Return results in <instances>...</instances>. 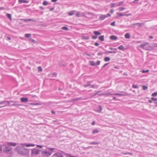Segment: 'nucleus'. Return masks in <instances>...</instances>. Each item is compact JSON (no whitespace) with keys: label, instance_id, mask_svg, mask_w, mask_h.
I'll list each match as a JSON object with an SVG mask.
<instances>
[{"label":"nucleus","instance_id":"19","mask_svg":"<svg viewBox=\"0 0 157 157\" xmlns=\"http://www.w3.org/2000/svg\"><path fill=\"white\" fill-rule=\"evenodd\" d=\"M125 37L126 39H129L130 38V36L129 33H126L125 34Z\"/></svg>","mask_w":157,"mask_h":157},{"label":"nucleus","instance_id":"35","mask_svg":"<svg viewBox=\"0 0 157 157\" xmlns=\"http://www.w3.org/2000/svg\"><path fill=\"white\" fill-rule=\"evenodd\" d=\"M6 16L10 19H11V15L9 13H7Z\"/></svg>","mask_w":157,"mask_h":157},{"label":"nucleus","instance_id":"53","mask_svg":"<svg viewBox=\"0 0 157 157\" xmlns=\"http://www.w3.org/2000/svg\"><path fill=\"white\" fill-rule=\"evenodd\" d=\"M139 0H135L134 1L132 2L134 3H137L138 2H136L137 1H138Z\"/></svg>","mask_w":157,"mask_h":157},{"label":"nucleus","instance_id":"58","mask_svg":"<svg viewBox=\"0 0 157 157\" xmlns=\"http://www.w3.org/2000/svg\"><path fill=\"white\" fill-rule=\"evenodd\" d=\"M42 147H43L42 146H41L40 145H37V147L40 148H41Z\"/></svg>","mask_w":157,"mask_h":157},{"label":"nucleus","instance_id":"20","mask_svg":"<svg viewBox=\"0 0 157 157\" xmlns=\"http://www.w3.org/2000/svg\"><path fill=\"white\" fill-rule=\"evenodd\" d=\"M93 33L96 35H99L101 34V33L99 32L98 31H94L93 32Z\"/></svg>","mask_w":157,"mask_h":157},{"label":"nucleus","instance_id":"64","mask_svg":"<svg viewBox=\"0 0 157 157\" xmlns=\"http://www.w3.org/2000/svg\"><path fill=\"white\" fill-rule=\"evenodd\" d=\"M153 46L154 47H157V44H154Z\"/></svg>","mask_w":157,"mask_h":157},{"label":"nucleus","instance_id":"38","mask_svg":"<svg viewBox=\"0 0 157 157\" xmlns=\"http://www.w3.org/2000/svg\"><path fill=\"white\" fill-rule=\"evenodd\" d=\"M98 109H99V111H98V112H100L101 110H102V107H101V105H99L98 106Z\"/></svg>","mask_w":157,"mask_h":157},{"label":"nucleus","instance_id":"24","mask_svg":"<svg viewBox=\"0 0 157 157\" xmlns=\"http://www.w3.org/2000/svg\"><path fill=\"white\" fill-rule=\"evenodd\" d=\"M91 82H92L91 81H90L88 82L84 86L85 87H87L89 86H91L90 85V83Z\"/></svg>","mask_w":157,"mask_h":157},{"label":"nucleus","instance_id":"37","mask_svg":"<svg viewBox=\"0 0 157 157\" xmlns=\"http://www.w3.org/2000/svg\"><path fill=\"white\" fill-rule=\"evenodd\" d=\"M116 52V51H107L105 53H115Z\"/></svg>","mask_w":157,"mask_h":157},{"label":"nucleus","instance_id":"4","mask_svg":"<svg viewBox=\"0 0 157 157\" xmlns=\"http://www.w3.org/2000/svg\"><path fill=\"white\" fill-rule=\"evenodd\" d=\"M17 102L16 101H9L8 102V105H10L11 106H16V105H20V104H17Z\"/></svg>","mask_w":157,"mask_h":157},{"label":"nucleus","instance_id":"13","mask_svg":"<svg viewBox=\"0 0 157 157\" xmlns=\"http://www.w3.org/2000/svg\"><path fill=\"white\" fill-rule=\"evenodd\" d=\"M110 39L111 40H115L117 39V37L115 36L112 35L110 36Z\"/></svg>","mask_w":157,"mask_h":157},{"label":"nucleus","instance_id":"33","mask_svg":"<svg viewBox=\"0 0 157 157\" xmlns=\"http://www.w3.org/2000/svg\"><path fill=\"white\" fill-rule=\"evenodd\" d=\"M117 3H111V7H115L116 6H117Z\"/></svg>","mask_w":157,"mask_h":157},{"label":"nucleus","instance_id":"50","mask_svg":"<svg viewBox=\"0 0 157 157\" xmlns=\"http://www.w3.org/2000/svg\"><path fill=\"white\" fill-rule=\"evenodd\" d=\"M108 64V63H107L105 64L102 67H101V70L104 67H105L106 65H107Z\"/></svg>","mask_w":157,"mask_h":157},{"label":"nucleus","instance_id":"40","mask_svg":"<svg viewBox=\"0 0 157 157\" xmlns=\"http://www.w3.org/2000/svg\"><path fill=\"white\" fill-rule=\"evenodd\" d=\"M31 36V34H25V37L28 38Z\"/></svg>","mask_w":157,"mask_h":157},{"label":"nucleus","instance_id":"26","mask_svg":"<svg viewBox=\"0 0 157 157\" xmlns=\"http://www.w3.org/2000/svg\"><path fill=\"white\" fill-rule=\"evenodd\" d=\"M113 94V95H118V96H122L124 95V94H119V93H114V94Z\"/></svg>","mask_w":157,"mask_h":157},{"label":"nucleus","instance_id":"23","mask_svg":"<svg viewBox=\"0 0 157 157\" xmlns=\"http://www.w3.org/2000/svg\"><path fill=\"white\" fill-rule=\"evenodd\" d=\"M90 65L92 66H96V64L94 61H90Z\"/></svg>","mask_w":157,"mask_h":157},{"label":"nucleus","instance_id":"1","mask_svg":"<svg viewBox=\"0 0 157 157\" xmlns=\"http://www.w3.org/2000/svg\"><path fill=\"white\" fill-rule=\"evenodd\" d=\"M3 151L7 153L10 154L12 152V148L10 147L6 146L3 150Z\"/></svg>","mask_w":157,"mask_h":157},{"label":"nucleus","instance_id":"34","mask_svg":"<svg viewBox=\"0 0 157 157\" xmlns=\"http://www.w3.org/2000/svg\"><path fill=\"white\" fill-rule=\"evenodd\" d=\"M117 14L118 15L119 17L124 16V14H123L122 13H117Z\"/></svg>","mask_w":157,"mask_h":157},{"label":"nucleus","instance_id":"10","mask_svg":"<svg viewBox=\"0 0 157 157\" xmlns=\"http://www.w3.org/2000/svg\"><path fill=\"white\" fill-rule=\"evenodd\" d=\"M7 144L9 146H13L14 147L17 145V144L15 143L8 142L7 143Z\"/></svg>","mask_w":157,"mask_h":157},{"label":"nucleus","instance_id":"44","mask_svg":"<svg viewBox=\"0 0 157 157\" xmlns=\"http://www.w3.org/2000/svg\"><path fill=\"white\" fill-rule=\"evenodd\" d=\"M132 87L134 88H138V87L136 85H135L134 84L132 85Z\"/></svg>","mask_w":157,"mask_h":157},{"label":"nucleus","instance_id":"9","mask_svg":"<svg viewBox=\"0 0 157 157\" xmlns=\"http://www.w3.org/2000/svg\"><path fill=\"white\" fill-rule=\"evenodd\" d=\"M148 44V43L147 42H144L143 44H141L140 45H139V47L143 49H145V46H146L147 44Z\"/></svg>","mask_w":157,"mask_h":157},{"label":"nucleus","instance_id":"56","mask_svg":"<svg viewBox=\"0 0 157 157\" xmlns=\"http://www.w3.org/2000/svg\"><path fill=\"white\" fill-rule=\"evenodd\" d=\"M76 15L78 17H79L80 16V13L79 12H78V13H77L76 14Z\"/></svg>","mask_w":157,"mask_h":157},{"label":"nucleus","instance_id":"52","mask_svg":"<svg viewBox=\"0 0 157 157\" xmlns=\"http://www.w3.org/2000/svg\"><path fill=\"white\" fill-rule=\"evenodd\" d=\"M100 63V61H98L97 62V63L96 64V66L99 65Z\"/></svg>","mask_w":157,"mask_h":157},{"label":"nucleus","instance_id":"46","mask_svg":"<svg viewBox=\"0 0 157 157\" xmlns=\"http://www.w3.org/2000/svg\"><path fill=\"white\" fill-rule=\"evenodd\" d=\"M115 23V21H113L111 23V25L113 26H115L116 25Z\"/></svg>","mask_w":157,"mask_h":157},{"label":"nucleus","instance_id":"48","mask_svg":"<svg viewBox=\"0 0 157 157\" xmlns=\"http://www.w3.org/2000/svg\"><path fill=\"white\" fill-rule=\"evenodd\" d=\"M151 99L152 100L155 101H157V98H155L153 97H152L151 98Z\"/></svg>","mask_w":157,"mask_h":157},{"label":"nucleus","instance_id":"39","mask_svg":"<svg viewBox=\"0 0 157 157\" xmlns=\"http://www.w3.org/2000/svg\"><path fill=\"white\" fill-rule=\"evenodd\" d=\"M157 95V92H155L151 94V96L153 97H155Z\"/></svg>","mask_w":157,"mask_h":157},{"label":"nucleus","instance_id":"32","mask_svg":"<svg viewBox=\"0 0 157 157\" xmlns=\"http://www.w3.org/2000/svg\"><path fill=\"white\" fill-rule=\"evenodd\" d=\"M48 3L46 1H44L43 3V4L44 6H46L48 5Z\"/></svg>","mask_w":157,"mask_h":157},{"label":"nucleus","instance_id":"55","mask_svg":"<svg viewBox=\"0 0 157 157\" xmlns=\"http://www.w3.org/2000/svg\"><path fill=\"white\" fill-rule=\"evenodd\" d=\"M94 44L96 46H98L99 45V43L98 42H95Z\"/></svg>","mask_w":157,"mask_h":157},{"label":"nucleus","instance_id":"21","mask_svg":"<svg viewBox=\"0 0 157 157\" xmlns=\"http://www.w3.org/2000/svg\"><path fill=\"white\" fill-rule=\"evenodd\" d=\"M104 36L103 35L99 37V39L101 41H103L104 40Z\"/></svg>","mask_w":157,"mask_h":157},{"label":"nucleus","instance_id":"62","mask_svg":"<svg viewBox=\"0 0 157 157\" xmlns=\"http://www.w3.org/2000/svg\"><path fill=\"white\" fill-rule=\"evenodd\" d=\"M51 113L52 114H55V112L53 110H52L51 111Z\"/></svg>","mask_w":157,"mask_h":157},{"label":"nucleus","instance_id":"17","mask_svg":"<svg viewBox=\"0 0 157 157\" xmlns=\"http://www.w3.org/2000/svg\"><path fill=\"white\" fill-rule=\"evenodd\" d=\"M59 64L60 66H65L67 65V64L65 63L63 61L59 62Z\"/></svg>","mask_w":157,"mask_h":157},{"label":"nucleus","instance_id":"57","mask_svg":"<svg viewBox=\"0 0 157 157\" xmlns=\"http://www.w3.org/2000/svg\"><path fill=\"white\" fill-rule=\"evenodd\" d=\"M110 16V14L108 13L105 15L106 17H109Z\"/></svg>","mask_w":157,"mask_h":157},{"label":"nucleus","instance_id":"59","mask_svg":"<svg viewBox=\"0 0 157 157\" xmlns=\"http://www.w3.org/2000/svg\"><path fill=\"white\" fill-rule=\"evenodd\" d=\"M22 20L24 21L25 22H28V20L27 19H22Z\"/></svg>","mask_w":157,"mask_h":157},{"label":"nucleus","instance_id":"28","mask_svg":"<svg viewBox=\"0 0 157 157\" xmlns=\"http://www.w3.org/2000/svg\"><path fill=\"white\" fill-rule=\"evenodd\" d=\"M123 48H124V47L122 45H120L118 48L120 50H124V49Z\"/></svg>","mask_w":157,"mask_h":157},{"label":"nucleus","instance_id":"43","mask_svg":"<svg viewBox=\"0 0 157 157\" xmlns=\"http://www.w3.org/2000/svg\"><path fill=\"white\" fill-rule=\"evenodd\" d=\"M97 38V36L95 35V36H92V38L94 39H95Z\"/></svg>","mask_w":157,"mask_h":157},{"label":"nucleus","instance_id":"54","mask_svg":"<svg viewBox=\"0 0 157 157\" xmlns=\"http://www.w3.org/2000/svg\"><path fill=\"white\" fill-rule=\"evenodd\" d=\"M55 149L54 148H49V149L51 151H53Z\"/></svg>","mask_w":157,"mask_h":157},{"label":"nucleus","instance_id":"27","mask_svg":"<svg viewBox=\"0 0 157 157\" xmlns=\"http://www.w3.org/2000/svg\"><path fill=\"white\" fill-rule=\"evenodd\" d=\"M90 144H100V143L98 142H92L90 143Z\"/></svg>","mask_w":157,"mask_h":157},{"label":"nucleus","instance_id":"30","mask_svg":"<svg viewBox=\"0 0 157 157\" xmlns=\"http://www.w3.org/2000/svg\"><path fill=\"white\" fill-rule=\"evenodd\" d=\"M82 38L83 39H85V40H88L90 38L89 36H82Z\"/></svg>","mask_w":157,"mask_h":157},{"label":"nucleus","instance_id":"41","mask_svg":"<svg viewBox=\"0 0 157 157\" xmlns=\"http://www.w3.org/2000/svg\"><path fill=\"white\" fill-rule=\"evenodd\" d=\"M142 87L143 90H146L147 89V87L146 86H143Z\"/></svg>","mask_w":157,"mask_h":157},{"label":"nucleus","instance_id":"51","mask_svg":"<svg viewBox=\"0 0 157 157\" xmlns=\"http://www.w3.org/2000/svg\"><path fill=\"white\" fill-rule=\"evenodd\" d=\"M103 54V53L101 52H99L98 54V55L99 56H101Z\"/></svg>","mask_w":157,"mask_h":157},{"label":"nucleus","instance_id":"60","mask_svg":"<svg viewBox=\"0 0 157 157\" xmlns=\"http://www.w3.org/2000/svg\"><path fill=\"white\" fill-rule=\"evenodd\" d=\"M110 12L111 13H113V9L110 10Z\"/></svg>","mask_w":157,"mask_h":157},{"label":"nucleus","instance_id":"29","mask_svg":"<svg viewBox=\"0 0 157 157\" xmlns=\"http://www.w3.org/2000/svg\"><path fill=\"white\" fill-rule=\"evenodd\" d=\"M62 29L63 30H66V31H67L68 30V28L67 27H66V26H63V27H62Z\"/></svg>","mask_w":157,"mask_h":157},{"label":"nucleus","instance_id":"45","mask_svg":"<svg viewBox=\"0 0 157 157\" xmlns=\"http://www.w3.org/2000/svg\"><path fill=\"white\" fill-rule=\"evenodd\" d=\"M38 70L39 71H42V68L41 67H38Z\"/></svg>","mask_w":157,"mask_h":157},{"label":"nucleus","instance_id":"49","mask_svg":"<svg viewBox=\"0 0 157 157\" xmlns=\"http://www.w3.org/2000/svg\"><path fill=\"white\" fill-rule=\"evenodd\" d=\"M119 9L120 11H121L124 10L125 9V8L124 7H122L119 8Z\"/></svg>","mask_w":157,"mask_h":157},{"label":"nucleus","instance_id":"36","mask_svg":"<svg viewBox=\"0 0 157 157\" xmlns=\"http://www.w3.org/2000/svg\"><path fill=\"white\" fill-rule=\"evenodd\" d=\"M74 14V11H70L68 13V14L70 16L72 15H73Z\"/></svg>","mask_w":157,"mask_h":157},{"label":"nucleus","instance_id":"12","mask_svg":"<svg viewBox=\"0 0 157 157\" xmlns=\"http://www.w3.org/2000/svg\"><path fill=\"white\" fill-rule=\"evenodd\" d=\"M53 156H56V157H63L62 154L59 153H55L53 155Z\"/></svg>","mask_w":157,"mask_h":157},{"label":"nucleus","instance_id":"63","mask_svg":"<svg viewBox=\"0 0 157 157\" xmlns=\"http://www.w3.org/2000/svg\"><path fill=\"white\" fill-rule=\"evenodd\" d=\"M5 9V8L3 7H0V10H4Z\"/></svg>","mask_w":157,"mask_h":157},{"label":"nucleus","instance_id":"25","mask_svg":"<svg viewBox=\"0 0 157 157\" xmlns=\"http://www.w3.org/2000/svg\"><path fill=\"white\" fill-rule=\"evenodd\" d=\"M104 60L105 61L107 62L109 61L110 60V59L109 57H106L104 58Z\"/></svg>","mask_w":157,"mask_h":157},{"label":"nucleus","instance_id":"8","mask_svg":"<svg viewBox=\"0 0 157 157\" xmlns=\"http://www.w3.org/2000/svg\"><path fill=\"white\" fill-rule=\"evenodd\" d=\"M21 102H28V99L27 98L22 97L21 98Z\"/></svg>","mask_w":157,"mask_h":157},{"label":"nucleus","instance_id":"3","mask_svg":"<svg viewBox=\"0 0 157 157\" xmlns=\"http://www.w3.org/2000/svg\"><path fill=\"white\" fill-rule=\"evenodd\" d=\"M52 152L51 151H43L42 152V155L44 156L48 157L51 155Z\"/></svg>","mask_w":157,"mask_h":157},{"label":"nucleus","instance_id":"11","mask_svg":"<svg viewBox=\"0 0 157 157\" xmlns=\"http://www.w3.org/2000/svg\"><path fill=\"white\" fill-rule=\"evenodd\" d=\"M106 18L105 15H101L99 18V20L100 21H102L105 18Z\"/></svg>","mask_w":157,"mask_h":157},{"label":"nucleus","instance_id":"22","mask_svg":"<svg viewBox=\"0 0 157 157\" xmlns=\"http://www.w3.org/2000/svg\"><path fill=\"white\" fill-rule=\"evenodd\" d=\"M31 105H42L41 103H31L30 104Z\"/></svg>","mask_w":157,"mask_h":157},{"label":"nucleus","instance_id":"31","mask_svg":"<svg viewBox=\"0 0 157 157\" xmlns=\"http://www.w3.org/2000/svg\"><path fill=\"white\" fill-rule=\"evenodd\" d=\"M99 132V131L96 130V129H94L92 133L93 134L98 133Z\"/></svg>","mask_w":157,"mask_h":157},{"label":"nucleus","instance_id":"2","mask_svg":"<svg viewBox=\"0 0 157 157\" xmlns=\"http://www.w3.org/2000/svg\"><path fill=\"white\" fill-rule=\"evenodd\" d=\"M40 151V150L38 148H34L31 151L32 155H38L39 154Z\"/></svg>","mask_w":157,"mask_h":157},{"label":"nucleus","instance_id":"61","mask_svg":"<svg viewBox=\"0 0 157 157\" xmlns=\"http://www.w3.org/2000/svg\"><path fill=\"white\" fill-rule=\"evenodd\" d=\"M57 74L56 73H54L52 74V75L54 76H56Z\"/></svg>","mask_w":157,"mask_h":157},{"label":"nucleus","instance_id":"5","mask_svg":"<svg viewBox=\"0 0 157 157\" xmlns=\"http://www.w3.org/2000/svg\"><path fill=\"white\" fill-rule=\"evenodd\" d=\"M20 148V147H17L16 148V150L19 154H23L24 153V152L23 151L21 150Z\"/></svg>","mask_w":157,"mask_h":157},{"label":"nucleus","instance_id":"42","mask_svg":"<svg viewBox=\"0 0 157 157\" xmlns=\"http://www.w3.org/2000/svg\"><path fill=\"white\" fill-rule=\"evenodd\" d=\"M124 3V2H120L119 3H117V6H120V5H121V4H123V3Z\"/></svg>","mask_w":157,"mask_h":157},{"label":"nucleus","instance_id":"47","mask_svg":"<svg viewBox=\"0 0 157 157\" xmlns=\"http://www.w3.org/2000/svg\"><path fill=\"white\" fill-rule=\"evenodd\" d=\"M149 71V70H142V73H146V72H148Z\"/></svg>","mask_w":157,"mask_h":157},{"label":"nucleus","instance_id":"6","mask_svg":"<svg viewBox=\"0 0 157 157\" xmlns=\"http://www.w3.org/2000/svg\"><path fill=\"white\" fill-rule=\"evenodd\" d=\"M20 144L23 146H26L27 147H29L31 146L32 147H34L35 146L34 144H26V143H24V144Z\"/></svg>","mask_w":157,"mask_h":157},{"label":"nucleus","instance_id":"16","mask_svg":"<svg viewBox=\"0 0 157 157\" xmlns=\"http://www.w3.org/2000/svg\"><path fill=\"white\" fill-rule=\"evenodd\" d=\"M18 2L20 3H28L29 1L26 0H19Z\"/></svg>","mask_w":157,"mask_h":157},{"label":"nucleus","instance_id":"15","mask_svg":"<svg viewBox=\"0 0 157 157\" xmlns=\"http://www.w3.org/2000/svg\"><path fill=\"white\" fill-rule=\"evenodd\" d=\"M87 99V98H84V99H82V98L81 97H79V98H75V99H73L72 100V101H78V100H85V99Z\"/></svg>","mask_w":157,"mask_h":157},{"label":"nucleus","instance_id":"18","mask_svg":"<svg viewBox=\"0 0 157 157\" xmlns=\"http://www.w3.org/2000/svg\"><path fill=\"white\" fill-rule=\"evenodd\" d=\"M100 92H101V91H98L95 94H94L92 95L91 96V97H93L95 96L96 95H98L99 96L102 95V94H99V93H100Z\"/></svg>","mask_w":157,"mask_h":157},{"label":"nucleus","instance_id":"14","mask_svg":"<svg viewBox=\"0 0 157 157\" xmlns=\"http://www.w3.org/2000/svg\"><path fill=\"white\" fill-rule=\"evenodd\" d=\"M153 49V47L151 46L145 47L144 49L147 50L151 51Z\"/></svg>","mask_w":157,"mask_h":157},{"label":"nucleus","instance_id":"7","mask_svg":"<svg viewBox=\"0 0 157 157\" xmlns=\"http://www.w3.org/2000/svg\"><path fill=\"white\" fill-rule=\"evenodd\" d=\"M9 101H4L0 102L1 105H3L0 106V108L5 107L8 105V102Z\"/></svg>","mask_w":157,"mask_h":157}]
</instances>
